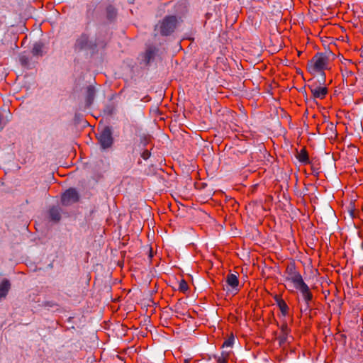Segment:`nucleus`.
I'll use <instances>...</instances> for the list:
<instances>
[{
    "instance_id": "7ed1b4c3",
    "label": "nucleus",
    "mask_w": 363,
    "mask_h": 363,
    "mask_svg": "<svg viewBox=\"0 0 363 363\" xmlns=\"http://www.w3.org/2000/svg\"><path fill=\"white\" fill-rule=\"evenodd\" d=\"M177 23V19L174 16H167L164 18L160 25V33L163 35H168L172 33Z\"/></svg>"
},
{
    "instance_id": "9b49d317",
    "label": "nucleus",
    "mask_w": 363,
    "mask_h": 363,
    "mask_svg": "<svg viewBox=\"0 0 363 363\" xmlns=\"http://www.w3.org/2000/svg\"><path fill=\"white\" fill-rule=\"evenodd\" d=\"M11 288V284L8 279H4L0 284V300L6 298Z\"/></svg>"
},
{
    "instance_id": "39448f33",
    "label": "nucleus",
    "mask_w": 363,
    "mask_h": 363,
    "mask_svg": "<svg viewBox=\"0 0 363 363\" xmlns=\"http://www.w3.org/2000/svg\"><path fill=\"white\" fill-rule=\"evenodd\" d=\"M99 141L103 149H107L111 147L113 144V138L111 131L108 128H104L100 133Z\"/></svg>"
},
{
    "instance_id": "4468645a",
    "label": "nucleus",
    "mask_w": 363,
    "mask_h": 363,
    "mask_svg": "<svg viewBox=\"0 0 363 363\" xmlns=\"http://www.w3.org/2000/svg\"><path fill=\"white\" fill-rule=\"evenodd\" d=\"M157 52V49L155 47H149L145 51V60L146 63H149L152 59L154 58Z\"/></svg>"
},
{
    "instance_id": "1a4fd4ad",
    "label": "nucleus",
    "mask_w": 363,
    "mask_h": 363,
    "mask_svg": "<svg viewBox=\"0 0 363 363\" xmlns=\"http://www.w3.org/2000/svg\"><path fill=\"white\" fill-rule=\"evenodd\" d=\"M89 37L86 34H82L76 40L74 45L75 51H80L88 47Z\"/></svg>"
},
{
    "instance_id": "423d86ee",
    "label": "nucleus",
    "mask_w": 363,
    "mask_h": 363,
    "mask_svg": "<svg viewBox=\"0 0 363 363\" xmlns=\"http://www.w3.org/2000/svg\"><path fill=\"white\" fill-rule=\"evenodd\" d=\"M79 196L77 191L74 189H69L62 196V202L63 205H69L78 201Z\"/></svg>"
},
{
    "instance_id": "f8f14e48",
    "label": "nucleus",
    "mask_w": 363,
    "mask_h": 363,
    "mask_svg": "<svg viewBox=\"0 0 363 363\" xmlns=\"http://www.w3.org/2000/svg\"><path fill=\"white\" fill-rule=\"evenodd\" d=\"M231 352V350H223L220 356L215 357L217 363H227Z\"/></svg>"
},
{
    "instance_id": "ddd939ff",
    "label": "nucleus",
    "mask_w": 363,
    "mask_h": 363,
    "mask_svg": "<svg viewBox=\"0 0 363 363\" xmlns=\"http://www.w3.org/2000/svg\"><path fill=\"white\" fill-rule=\"evenodd\" d=\"M50 218L53 221H59L61 218L60 211L57 207H52L49 211Z\"/></svg>"
},
{
    "instance_id": "20e7f679",
    "label": "nucleus",
    "mask_w": 363,
    "mask_h": 363,
    "mask_svg": "<svg viewBox=\"0 0 363 363\" xmlns=\"http://www.w3.org/2000/svg\"><path fill=\"white\" fill-rule=\"evenodd\" d=\"M226 285L224 288L227 292L236 294L239 291V279L237 275L228 274L225 278Z\"/></svg>"
},
{
    "instance_id": "6ab92c4d",
    "label": "nucleus",
    "mask_w": 363,
    "mask_h": 363,
    "mask_svg": "<svg viewBox=\"0 0 363 363\" xmlns=\"http://www.w3.org/2000/svg\"><path fill=\"white\" fill-rule=\"evenodd\" d=\"M179 289L181 291L186 292L189 289L188 284L184 279L181 280L179 284Z\"/></svg>"
},
{
    "instance_id": "a211bd4d",
    "label": "nucleus",
    "mask_w": 363,
    "mask_h": 363,
    "mask_svg": "<svg viewBox=\"0 0 363 363\" xmlns=\"http://www.w3.org/2000/svg\"><path fill=\"white\" fill-rule=\"evenodd\" d=\"M235 342V337L233 335L229 336L223 343V347H232Z\"/></svg>"
},
{
    "instance_id": "aec40b11",
    "label": "nucleus",
    "mask_w": 363,
    "mask_h": 363,
    "mask_svg": "<svg viewBox=\"0 0 363 363\" xmlns=\"http://www.w3.org/2000/svg\"><path fill=\"white\" fill-rule=\"evenodd\" d=\"M150 152L148 151V150H145L143 153H142V157L144 159V160H147L150 157Z\"/></svg>"
},
{
    "instance_id": "6e6552de",
    "label": "nucleus",
    "mask_w": 363,
    "mask_h": 363,
    "mask_svg": "<svg viewBox=\"0 0 363 363\" xmlns=\"http://www.w3.org/2000/svg\"><path fill=\"white\" fill-rule=\"evenodd\" d=\"M280 330V334L278 337L279 345H284L286 343H289L292 337L289 335L290 329L289 328L287 324L284 323L281 325Z\"/></svg>"
},
{
    "instance_id": "412c9836",
    "label": "nucleus",
    "mask_w": 363,
    "mask_h": 363,
    "mask_svg": "<svg viewBox=\"0 0 363 363\" xmlns=\"http://www.w3.org/2000/svg\"><path fill=\"white\" fill-rule=\"evenodd\" d=\"M111 11H113V9L111 7H109V9H108V12H109L110 13H111Z\"/></svg>"
},
{
    "instance_id": "f03ea898",
    "label": "nucleus",
    "mask_w": 363,
    "mask_h": 363,
    "mask_svg": "<svg viewBox=\"0 0 363 363\" xmlns=\"http://www.w3.org/2000/svg\"><path fill=\"white\" fill-rule=\"evenodd\" d=\"M307 69L311 74H320L325 79V70L330 69L329 57L323 52L316 53L307 63Z\"/></svg>"
},
{
    "instance_id": "dca6fc26",
    "label": "nucleus",
    "mask_w": 363,
    "mask_h": 363,
    "mask_svg": "<svg viewBox=\"0 0 363 363\" xmlns=\"http://www.w3.org/2000/svg\"><path fill=\"white\" fill-rule=\"evenodd\" d=\"M95 95L94 88L89 86L86 91V102L89 105L92 103Z\"/></svg>"
},
{
    "instance_id": "f3484780",
    "label": "nucleus",
    "mask_w": 363,
    "mask_h": 363,
    "mask_svg": "<svg viewBox=\"0 0 363 363\" xmlns=\"http://www.w3.org/2000/svg\"><path fill=\"white\" fill-rule=\"evenodd\" d=\"M43 44L38 43H35L33 48V50H32V53L33 55H42L43 54Z\"/></svg>"
},
{
    "instance_id": "0eeeda50",
    "label": "nucleus",
    "mask_w": 363,
    "mask_h": 363,
    "mask_svg": "<svg viewBox=\"0 0 363 363\" xmlns=\"http://www.w3.org/2000/svg\"><path fill=\"white\" fill-rule=\"evenodd\" d=\"M308 88L315 99H323L328 94V89L325 86H321L316 84L309 85Z\"/></svg>"
},
{
    "instance_id": "9d476101",
    "label": "nucleus",
    "mask_w": 363,
    "mask_h": 363,
    "mask_svg": "<svg viewBox=\"0 0 363 363\" xmlns=\"http://www.w3.org/2000/svg\"><path fill=\"white\" fill-rule=\"evenodd\" d=\"M274 301L279 307V310L281 312L283 316H286L289 313V308L286 304V301L281 298L279 295H276L274 297Z\"/></svg>"
},
{
    "instance_id": "4be33fe9",
    "label": "nucleus",
    "mask_w": 363,
    "mask_h": 363,
    "mask_svg": "<svg viewBox=\"0 0 363 363\" xmlns=\"http://www.w3.org/2000/svg\"><path fill=\"white\" fill-rule=\"evenodd\" d=\"M184 363H189L188 360H185Z\"/></svg>"
},
{
    "instance_id": "f257e3e1",
    "label": "nucleus",
    "mask_w": 363,
    "mask_h": 363,
    "mask_svg": "<svg viewBox=\"0 0 363 363\" xmlns=\"http://www.w3.org/2000/svg\"><path fill=\"white\" fill-rule=\"evenodd\" d=\"M285 280L291 283L294 288L300 291L306 307L308 308L313 299V294L294 264L287 266L285 271Z\"/></svg>"
},
{
    "instance_id": "2eb2a0df",
    "label": "nucleus",
    "mask_w": 363,
    "mask_h": 363,
    "mask_svg": "<svg viewBox=\"0 0 363 363\" xmlns=\"http://www.w3.org/2000/svg\"><path fill=\"white\" fill-rule=\"evenodd\" d=\"M297 159L303 164H308L309 162V157L306 150L302 149L297 154Z\"/></svg>"
}]
</instances>
